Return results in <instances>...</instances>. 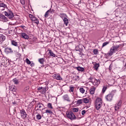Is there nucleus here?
Wrapping results in <instances>:
<instances>
[{
  "label": "nucleus",
  "instance_id": "obj_8",
  "mask_svg": "<svg viewBox=\"0 0 126 126\" xmlns=\"http://www.w3.org/2000/svg\"><path fill=\"white\" fill-rule=\"evenodd\" d=\"M61 16H63V17H64V18L63 19V21L65 26H67V25L68 24V19L65 18L66 15H65V14H63L61 15Z\"/></svg>",
  "mask_w": 126,
  "mask_h": 126
},
{
  "label": "nucleus",
  "instance_id": "obj_27",
  "mask_svg": "<svg viewBox=\"0 0 126 126\" xmlns=\"http://www.w3.org/2000/svg\"><path fill=\"white\" fill-rule=\"evenodd\" d=\"M13 81L14 84H18V83H19L18 80H17L16 78L13 79Z\"/></svg>",
  "mask_w": 126,
  "mask_h": 126
},
{
  "label": "nucleus",
  "instance_id": "obj_41",
  "mask_svg": "<svg viewBox=\"0 0 126 126\" xmlns=\"http://www.w3.org/2000/svg\"><path fill=\"white\" fill-rule=\"evenodd\" d=\"M21 3L22 4H25V0H20Z\"/></svg>",
  "mask_w": 126,
  "mask_h": 126
},
{
  "label": "nucleus",
  "instance_id": "obj_22",
  "mask_svg": "<svg viewBox=\"0 0 126 126\" xmlns=\"http://www.w3.org/2000/svg\"><path fill=\"white\" fill-rule=\"evenodd\" d=\"M83 101L84 102V103H89L90 100H89V99L87 98H85L83 99Z\"/></svg>",
  "mask_w": 126,
  "mask_h": 126
},
{
  "label": "nucleus",
  "instance_id": "obj_20",
  "mask_svg": "<svg viewBox=\"0 0 126 126\" xmlns=\"http://www.w3.org/2000/svg\"><path fill=\"white\" fill-rule=\"evenodd\" d=\"M49 54H50L51 57H53V58H55V57H56V54H55L54 52L52 51V50H49Z\"/></svg>",
  "mask_w": 126,
  "mask_h": 126
},
{
  "label": "nucleus",
  "instance_id": "obj_33",
  "mask_svg": "<svg viewBox=\"0 0 126 126\" xmlns=\"http://www.w3.org/2000/svg\"><path fill=\"white\" fill-rule=\"evenodd\" d=\"M94 69L97 70L98 69V68L99 67V64L95 63L94 65Z\"/></svg>",
  "mask_w": 126,
  "mask_h": 126
},
{
  "label": "nucleus",
  "instance_id": "obj_24",
  "mask_svg": "<svg viewBox=\"0 0 126 126\" xmlns=\"http://www.w3.org/2000/svg\"><path fill=\"white\" fill-rule=\"evenodd\" d=\"M79 91H80V92L82 94H84V93H85V90H84V89H83V88H80Z\"/></svg>",
  "mask_w": 126,
  "mask_h": 126
},
{
  "label": "nucleus",
  "instance_id": "obj_11",
  "mask_svg": "<svg viewBox=\"0 0 126 126\" xmlns=\"http://www.w3.org/2000/svg\"><path fill=\"white\" fill-rule=\"evenodd\" d=\"M121 105H122V102L121 101H119L116 104H115V111H118V110L121 108Z\"/></svg>",
  "mask_w": 126,
  "mask_h": 126
},
{
  "label": "nucleus",
  "instance_id": "obj_6",
  "mask_svg": "<svg viewBox=\"0 0 126 126\" xmlns=\"http://www.w3.org/2000/svg\"><path fill=\"white\" fill-rule=\"evenodd\" d=\"M114 96V92H112L110 94L105 96L107 101H112Z\"/></svg>",
  "mask_w": 126,
  "mask_h": 126
},
{
  "label": "nucleus",
  "instance_id": "obj_28",
  "mask_svg": "<svg viewBox=\"0 0 126 126\" xmlns=\"http://www.w3.org/2000/svg\"><path fill=\"white\" fill-rule=\"evenodd\" d=\"M26 63L28 64H31V61H30V60H29V59H28V58H27L26 59Z\"/></svg>",
  "mask_w": 126,
  "mask_h": 126
},
{
  "label": "nucleus",
  "instance_id": "obj_36",
  "mask_svg": "<svg viewBox=\"0 0 126 126\" xmlns=\"http://www.w3.org/2000/svg\"><path fill=\"white\" fill-rule=\"evenodd\" d=\"M94 79H95V78H93L92 77H90L89 78V80L91 82H92V83H93V80H94Z\"/></svg>",
  "mask_w": 126,
  "mask_h": 126
},
{
  "label": "nucleus",
  "instance_id": "obj_2",
  "mask_svg": "<svg viewBox=\"0 0 126 126\" xmlns=\"http://www.w3.org/2000/svg\"><path fill=\"white\" fill-rule=\"evenodd\" d=\"M103 101L101 98H97L95 100V102L94 104V107L96 110H100L101 106H102V103Z\"/></svg>",
  "mask_w": 126,
  "mask_h": 126
},
{
  "label": "nucleus",
  "instance_id": "obj_12",
  "mask_svg": "<svg viewBox=\"0 0 126 126\" xmlns=\"http://www.w3.org/2000/svg\"><path fill=\"white\" fill-rule=\"evenodd\" d=\"M21 35V36L22 38H23V39H25L26 40H28V39H29V36H28V35L25 32L22 33Z\"/></svg>",
  "mask_w": 126,
  "mask_h": 126
},
{
  "label": "nucleus",
  "instance_id": "obj_40",
  "mask_svg": "<svg viewBox=\"0 0 126 126\" xmlns=\"http://www.w3.org/2000/svg\"><path fill=\"white\" fill-rule=\"evenodd\" d=\"M37 108H38L39 109H42V105L40 104H37Z\"/></svg>",
  "mask_w": 126,
  "mask_h": 126
},
{
  "label": "nucleus",
  "instance_id": "obj_15",
  "mask_svg": "<svg viewBox=\"0 0 126 126\" xmlns=\"http://www.w3.org/2000/svg\"><path fill=\"white\" fill-rule=\"evenodd\" d=\"M5 53L8 54V53H13V51L11 48L7 47L5 48Z\"/></svg>",
  "mask_w": 126,
  "mask_h": 126
},
{
  "label": "nucleus",
  "instance_id": "obj_43",
  "mask_svg": "<svg viewBox=\"0 0 126 126\" xmlns=\"http://www.w3.org/2000/svg\"><path fill=\"white\" fill-rule=\"evenodd\" d=\"M86 113V111L85 110H83L82 111V115H85Z\"/></svg>",
  "mask_w": 126,
  "mask_h": 126
},
{
  "label": "nucleus",
  "instance_id": "obj_34",
  "mask_svg": "<svg viewBox=\"0 0 126 126\" xmlns=\"http://www.w3.org/2000/svg\"><path fill=\"white\" fill-rule=\"evenodd\" d=\"M0 7H6V5L4 3H0Z\"/></svg>",
  "mask_w": 126,
  "mask_h": 126
},
{
  "label": "nucleus",
  "instance_id": "obj_17",
  "mask_svg": "<svg viewBox=\"0 0 126 126\" xmlns=\"http://www.w3.org/2000/svg\"><path fill=\"white\" fill-rule=\"evenodd\" d=\"M76 69L78 70V71H84V68L80 66H78L75 67Z\"/></svg>",
  "mask_w": 126,
  "mask_h": 126
},
{
  "label": "nucleus",
  "instance_id": "obj_31",
  "mask_svg": "<svg viewBox=\"0 0 126 126\" xmlns=\"http://www.w3.org/2000/svg\"><path fill=\"white\" fill-rule=\"evenodd\" d=\"M36 119L37 120H41V119H42V116H41V115L40 114H37L36 115Z\"/></svg>",
  "mask_w": 126,
  "mask_h": 126
},
{
  "label": "nucleus",
  "instance_id": "obj_32",
  "mask_svg": "<svg viewBox=\"0 0 126 126\" xmlns=\"http://www.w3.org/2000/svg\"><path fill=\"white\" fill-rule=\"evenodd\" d=\"M49 12H50V10H48L47 11V12L45 13L44 16L45 17L47 18L48 16H49Z\"/></svg>",
  "mask_w": 126,
  "mask_h": 126
},
{
  "label": "nucleus",
  "instance_id": "obj_19",
  "mask_svg": "<svg viewBox=\"0 0 126 126\" xmlns=\"http://www.w3.org/2000/svg\"><path fill=\"white\" fill-rule=\"evenodd\" d=\"M11 44L13 45V46H15V47H18V44L17 42L14 41V40H12L11 41Z\"/></svg>",
  "mask_w": 126,
  "mask_h": 126
},
{
  "label": "nucleus",
  "instance_id": "obj_25",
  "mask_svg": "<svg viewBox=\"0 0 126 126\" xmlns=\"http://www.w3.org/2000/svg\"><path fill=\"white\" fill-rule=\"evenodd\" d=\"M47 107L48 109H54V108L52 106V103H49L47 104Z\"/></svg>",
  "mask_w": 126,
  "mask_h": 126
},
{
  "label": "nucleus",
  "instance_id": "obj_21",
  "mask_svg": "<svg viewBox=\"0 0 126 126\" xmlns=\"http://www.w3.org/2000/svg\"><path fill=\"white\" fill-rule=\"evenodd\" d=\"M10 90L12 91V92H15V91H16V87L12 86L10 88Z\"/></svg>",
  "mask_w": 126,
  "mask_h": 126
},
{
  "label": "nucleus",
  "instance_id": "obj_18",
  "mask_svg": "<svg viewBox=\"0 0 126 126\" xmlns=\"http://www.w3.org/2000/svg\"><path fill=\"white\" fill-rule=\"evenodd\" d=\"M5 40V36L3 34H0V42H3Z\"/></svg>",
  "mask_w": 126,
  "mask_h": 126
},
{
  "label": "nucleus",
  "instance_id": "obj_39",
  "mask_svg": "<svg viewBox=\"0 0 126 126\" xmlns=\"http://www.w3.org/2000/svg\"><path fill=\"white\" fill-rule=\"evenodd\" d=\"M107 90V87H103V88L102 89V92L104 93V92Z\"/></svg>",
  "mask_w": 126,
  "mask_h": 126
},
{
  "label": "nucleus",
  "instance_id": "obj_46",
  "mask_svg": "<svg viewBox=\"0 0 126 126\" xmlns=\"http://www.w3.org/2000/svg\"><path fill=\"white\" fill-rule=\"evenodd\" d=\"M85 23V21H84V20H82V21H81V23Z\"/></svg>",
  "mask_w": 126,
  "mask_h": 126
},
{
  "label": "nucleus",
  "instance_id": "obj_45",
  "mask_svg": "<svg viewBox=\"0 0 126 126\" xmlns=\"http://www.w3.org/2000/svg\"><path fill=\"white\" fill-rule=\"evenodd\" d=\"M41 89H43V87H40L37 89V90L40 91L41 90Z\"/></svg>",
  "mask_w": 126,
  "mask_h": 126
},
{
  "label": "nucleus",
  "instance_id": "obj_30",
  "mask_svg": "<svg viewBox=\"0 0 126 126\" xmlns=\"http://www.w3.org/2000/svg\"><path fill=\"white\" fill-rule=\"evenodd\" d=\"M45 113H46L47 114H53V112L49 109H46L45 110Z\"/></svg>",
  "mask_w": 126,
  "mask_h": 126
},
{
  "label": "nucleus",
  "instance_id": "obj_7",
  "mask_svg": "<svg viewBox=\"0 0 126 126\" xmlns=\"http://www.w3.org/2000/svg\"><path fill=\"white\" fill-rule=\"evenodd\" d=\"M52 77L55 79H57V80H63V78H62L60 74H54Z\"/></svg>",
  "mask_w": 126,
  "mask_h": 126
},
{
  "label": "nucleus",
  "instance_id": "obj_16",
  "mask_svg": "<svg viewBox=\"0 0 126 126\" xmlns=\"http://www.w3.org/2000/svg\"><path fill=\"white\" fill-rule=\"evenodd\" d=\"M96 90L95 88H92L90 89V94L93 95L95 93V91Z\"/></svg>",
  "mask_w": 126,
  "mask_h": 126
},
{
  "label": "nucleus",
  "instance_id": "obj_42",
  "mask_svg": "<svg viewBox=\"0 0 126 126\" xmlns=\"http://www.w3.org/2000/svg\"><path fill=\"white\" fill-rule=\"evenodd\" d=\"M73 112H75V113H77V112H78V109L77 108H74L73 109Z\"/></svg>",
  "mask_w": 126,
  "mask_h": 126
},
{
  "label": "nucleus",
  "instance_id": "obj_29",
  "mask_svg": "<svg viewBox=\"0 0 126 126\" xmlns=\"http://www.w3.org/2000/svg\"><path fill=\"white\" fill-rule=\"evenodd\" d=\"M82 103H83V99H79L77 100V104H82Z\"/></svg>",
  "mask_w": 126,
  "mask_h": 126
},
{
  "label": "nucleus",
  "instance_id": "obj_23",
  "mask_svg": "<svg viewBox=\"0 0 126 126\" xmlns=\"http://www.w3.org/2000/svg\"><path fill=\"white\" fill-rule=\"evenodd\" d=\"M38 62L41 64H44V62H45V61L44 60V59L41 58L38 60Z\"/></svg>",
  "mask_w": 126,
  "mask_h": 126
},
{
  "label": "nucleus",
  "instance_id": "obj_13",
  "mask_svg": "<svg viewBox=\"0 0 126 126\" xmlns=\"http://www.w3.org/2000/svg\"><path fill=\"white\" fill-rule=\"evenodd\" d=\"M63 98L64 101H67V102H70V98H69L68 95L65 94L63 96Z\"/></svg>",
  "mask_w": 126,
  "mask_h": 126
},
{
  "label": "nucleus",
  "instance_id": "obj_1",
  "mask_svg": "<svg viewBox=\"0 0 126 126\" xmlns=\"http://www.w3.org/2000/svg\"><path fill=\"white\" fill-rule=\"evenodd\" d=\"M121 45L120 44L119 45H113L110 49L109 52L108 53L109 56H112L114 54V53H116L118 52L119 50H120V48L121 47Z\"/></svg>",
  "mask_w": 126,
  "mask_h": 126
},
{
  "label": "nucleus",
  "instance_id": "obj_4",
  "mask_svg": "<svg viewBox=\"0 0 126 126\" xmlns=\"http://www.w3.org/2000/svg\"><path fill=\"white\" fill-rule=\"evenodd\" d=\"M29 17L32 21H34V23H36V24H39V20H38V18H36V17L32 14H30Z\"/></svg>",
  "mask_w": 126,
  "mask_h": 126
},
{
  "label": "nucleus",
  "instance_id": "obj_37",
  "mask_svg": "<svg viewBox=\"0 0 126 126\" xmlns=\"http://www.w3.org/2000/svg\"><path fill=\"white\" fill-rule=\"evenodd\" d=\"M74 90V88H73V87H70V89H69L70 92H73Z\"/></svg>",
  "mask_w": 126,
  "mask_h": 126
},
{
  "label": "nucleus",
  "instance_id": "obj_14",
  "mask_svg": "<svg viewBox=\"0 0 126 126\" xmlns=\"http://www.w3.org/2000/svg\"><path fill=\"white\" fill-rule=\"evenodd\" d=\"M99 83H100V80L94 79L93 81V84L94 85H99Z\"/></svg>",
  "mask_w": 126,
  "mask_h": 126
},
{
  "label": "nucleus",
  "instance_id": "obj_10",
  "mask_svg": "<svg viewBox=\"0 0 126 126\" xmlns=\"http://www.w3.org/2000/svg\"><path fill=\"white\" fill-rule=\"evenodd\" d=\"M20 113L21 114V118H22L23 119H25L27 116V114H26V112H25V110H24V109H22V110H21Z\"/></svg>",
  "mask_w": 126,
  "mask_h": 126
},
{
  "label": "nucleus",
  "instance_id": "obj_5",
  "mask_svg": "<svg viewBox=\"0 0 126 126\" xmlns=\"http://www.w3.org/2000/svg\"><path fill=\"white\" fill-rule=\"evenodd\" d=\"M67 117L70 120H75V115L73 114V113L70 112L66 113Z\"/></svg>",
  "mask_w": 126,
  "mask_h": 126
},
{
  "label": "nucleus",
  "instance_id": "obj_9",
  "mask_svg": "<svg viewBox=\"0 0 126 126\" xmlns=\"http://www.w3.org/2000/svg\"><path fill=\"white\" fill-rule=\"evenodd\" d=\"M0 20L3 22H7L8 21L7 18L3 15H0Z\"/></svg>",
  "mask_w": 126,
  "mask_h": 126
},
{
  "label": "nucleus",
  "instance_id": "obj_44",
  "mask_svg": "<svg viewBox=\"0 0 126 126\" xmlns=\"http://www.w3.org/2000/svg\"><path fill=\"white\" fill-rule=\"evenodd\" d=\"M5 7H0V10H4Z\"/></svg>",
  "mask_w": 126,
  "mask_h": 126
},
{
  "label": "nucleus",
  "instance_id": "obj_3",
  "mask_svg": "<svg viewBox=\"0 0 126 126\" xmlns=\"http://www.w3.org/2000/svg\"><path fill=\"white\" fill-rule=\"evenodd\" d=\"M4 14L5 16H7L9 18V19H11V18H13L14 17V15H13V13H12V11L10 10H8L4 12Z\"/></svg>",
  "mask_w": 126,
  "mask_h": 126
},
{
  "label": "nucleus",
  "instance_id": "obj_26",
  "mask_svg": "<svg viewBox=\"0 0 126 126\" xmlns=\"http://www.w3.org/2000/svg\"><path fill=\"white\" fill-rule=\"evenodd\" d=\"M93 53L94 55H97V54H99V51H98V49H94Z\"/></svg>",
  "mask_w": 126,
  "mask_h": 126
},
{
  "label": "nucleus",
  "instance_id": "obj_38",
  "mask_svg": "<svg viewBox=\"0 0 126 126\" xmlns=\"http://www.w3.org/2000/svg\"><path fill=\"white\" fill-rule=\"evenodd\" d=\"M108 44H109V42H104L102 44V47H105V46H107V45H108Z\"/></svg>",
  "mask_w": 126,
  "mask_h": 126
},
{
  "label": "nucleus",
  "instance_id": "obj_35",
  "mask_svg": "<svg viewBox=\"0 0 126 126\" xmlns=\"http://www.w3.org/2000/svg\"><path fill=\"white\" fill-rule=\"evenodd\" d=\"M28 90H29V87H25L24 89V91L25 92H27V91H28Z\"/></svg>",
  "mask_w": 126,
  "mask_h": 126
},
{
  "label": "nucleus",
  "instance_id": "obj_47",
  "mask_svg": "<svg viewBox=\"0 0 126 126\" xmlns=\"http://www.w3.org/2000/svg\"><path fill=\"white\" fill-rule=\"evenodd\" d=\"M77 79H76V80H77V79H78V80H79V76H77Z\"/></svg>",
  "mask_w": 126,
  "mask_h": 126
}]
</instances>
